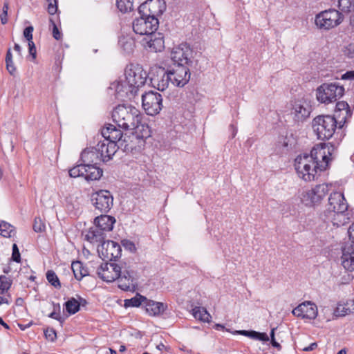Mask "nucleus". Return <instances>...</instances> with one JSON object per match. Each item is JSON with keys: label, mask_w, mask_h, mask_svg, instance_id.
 Returning a JSON list of instances; mask_svg holds the SVG:
<instances>
[{"label": "nucleus", "mask_w": 354, "mask_h": 354, "mask_svg": "<svg viewBox=\"0 0 354 354\" xmlns=\"http://www.w3.org/2000/svg\"><path fill=\"white\" fill-rule=\"evenodd\" d=\"M333 150V146L321 143L312 149L310 154L297 156L294 166L298 177L306 182L315 180L318 170L327 169Z\"/></svg>", "instance_id": "nucleus-1"}, {"label": "nucleus", "mask_w": 354, "mask_h": 354, "mask_svg": "<svg viewBox=\"0 0 354 354\" xmlns=\"http://www.w3.org/2000/svg\"><path fill=\"white\" fill-rule=\"evenodd\" d=\"M114 123L124 130L133 131L137 137L144 138L149 136V127L142 123L140 111L130 104H119L112 111Z\"/></svg>", "instance_id": "nucleus-2"}, {"label": "nucleus", "mask_w": 354, "mask_h": 354, "mask_svg": "<svg viewBox=\"0 0 354 354\" xmlns=\"http://www.w3.org/2000/svg\"><path fill=\"white\" fill-rule=\"evenodd\" d=\"M97 273L100 279L106 282L118 281V287L123 290H131L134 287L136 273L126 266L115 263H104L97 268Z\"/></svg>", "instance_id": "nucleus-3"}, {"label": "nucleus", "mask_w": 354, "mask_h": 354, "mask_svg": "<svg viewBox=\"0 0 354 354\" xmlns=\"http://www.w3.org/2000/svg\"><path fill=\"white\" fill-rule=\"evenodd\" d=\"M348 205L341 192H335L330 194L326 209L327 219L337 227L348 222L349 217L346 211Z\"/></svg>", "instance_id": "nucleus-4"}, {"label": "nucleus", "mask_w": 354, "mask_h": 354, "mask_svg": "<svg viewBox=\"0 0 354 354\" xmlns=\"http://www.w3.org/2000/svg\"><path fill=\"white\" fill-rule=\"evenodd\" d=\"M337 120L335 117L322 115L315 117L312 122L314 133L319 140H328L334 134L337 128Z\"/></svg>", "instance_id": "nucleus-5"}, {"label": "nucleus", "mask_w": 354, "mask_h": 354, "mask_svg": "<svg viewBox=\"0 0 354 354\" xmlns=\"http://www.w3.org/2000/svg\"><path fill=\"white\" fill-rule=\"evenodd\" d=\"M344 92V88L336 83L323 84L316 91V97L321 103L329 104L340 98Z\"/></svg>", "instance_id": "nucleus-6"}, {"label": "nucleus", "mask_w": 354, "mask_h": 354, "mask_svg": "<svg viewBox=\"0 0 354 354\" xmlns=\"http://www.w3.org/2000/svg\"><path fill=\"white\" fill-rule=\"evenodd\" d=\"M328 192L326 184L317 185L310 189L303 191L300 195L301 202L308 207L318 205Z\"/></svg>", "instance_id": "nucleus-7"}, {"label": "nucleus", "mask_w": 354, "mask_h": 354, "mask_svg": "<svg viewBox=\"0 0 354 354\" xmlns=\"http://www.w3.org/2000/svg\"><path fill=\"white\" fill-rule=\"evenodd\" d=\"M342 19V14L339 11L328 10L316 15L315 24L319 29L328 30L339 25Z\"/></svg>", "instance_id": "nucleus-8"}, {"label": "nucleus", "mask_w": 354, "mask_h": 354, "mask_svg": "<svg viewBox=\"0 0 354 354\" xmlns=\"http://www.w3.org/2000/svg\"><path fill=\"white\" fill-rule=\"evenodd\" d=\"M139 15L140 17L136 18L132 24L135 33L147 37L156 32L159 24L158 19L142 14Z\"/></svg>", "instance_id": "nucleus-9"}, {"label": "nucleus", "mask_w": 354, "mask_h": 354, "mask_svg": "<svg viewBox=\"0 0 354 354\" xmlns=\"http://www.w3.org/2000/svg\"><path fill=\"white\" fill-rule=\"evenodd\" d=\"M124 75L131 86H133L138 91L139 88L145 85L147 81V72L138 64L128 65L124 71Z\"/></svg>", "instance_id": "nucleus-10"}, {"label": "nucleus", "mask_w": 354, "mask_h": 354, "mask_svg": "<svg viewBox=\"0 0 354 354\" xmlns=\"http://www.w3.org/2000/svg\"><path fill=\"white\" fill-rule=\"evenodd\" d=\"M192 50L190 46L183 43L174 46L171 51V59L175 63L174 66H189L192 64Z\"/></svg>", "instance_id": "nucleus-11"}, {"label": "nucleus", "mask_w": 354, "mask_h": 354, "mask_svg": "<svg viewBox=\"0 0 354 354\" xmlns=\"http://www.w3.org/2000/svg\"><path fill=\"white\" fill-rule=\"evenodd\" d=\"M142 107L146 113L155 115L162 109V98L160 94L149 91L142 95Z\"/></svg>", "instance_id": "nucleus-12"}, {"label": "nucleus", "mask_w": 354, "mask_h": 354, "mask_svg": "<svg viewBox=\"0 0 354 354\" xmlns=\"http://www.w3.org/2000/svg\"><path fill=\"white\" fill-rule=\"evenodd\" d=\"M124 75L120 77L118 80L113 82L109 86L111 90L115 91V97L121 100L127 98H131L136 95L138 90L131 86L127 81Z\"/></svg>", "instance_id": "nucleus-13"}, {"label": "nucleus", "mask_w": 354, "mask_h": 354, "mask_svg": "<svg viewBox=\"0 0 354 354\" xmlns=\"http://www.w3.org/2000/svg\"><path fill=\"white\" fill-rule=\"evenodd\" d=\"M166 10L165 0H147L138 8V14L158 19Z\"/></svg>", "instance_id": "nucleus-14"}, {"label": "nucleus", "mask_w": 354, "mask_h": 354, "mask_svg": "<svg viewBox=\"0 0 354 354\" xmlns=\"http://www.w3.org/2000/svg\"><path fill=\"white\" fill-rule=\"evenodd\" d=\"M290 109V115L296 122H303L309 118L312 111L310 102L301 98L294 101Z\"/></svg>", "instance_id": "nucleus-15"}, {"label": "nucleus", "mask_w": 354, "mask_h": 354, "mask_svg": "<svg viewBox=\"0 0 354 354\" xmlns=\"http://www.w3.org/2000/svg\"><path fill=\"white\" fill-rule=\"evenodd\" d=\"M149 80L151 86L161 91L166 90L171 84L167 71L162 67L152 68L149 73Z\"/></svg>", "instance_id": "nucleus-16"}, {"label": "nucleus", "mask_w": 354, "mask_h": 354, "mask_svg": "<svg viewBox=\"0 0 354 354\" xmlns=\"http://www.w3.org/2000/svg\"><path fill=\"white\" fill-rule=\"evenodd\" d=\"M171 84L174 86L183 87L190 79V73L188 66H174L167 71Z\"/></svg>", "instance_id": "nucleus-17"}, {"label": "nucleus", "mask_w": 354, "mask_h": 354, "mask_svg": "<svg viewBox=\"0 0 354 354\" xmlns=\"http://www.w3.org/2000/svg\"><path fill=\"white\" fill-rule=\"evenodd\" d=\"M91 201L96 209L108 212L113 206V198L109 191L102 189L93 194Z\"/></svg>", "instance_id": "nucleus-18"}, {"label": "nucleus", "mask_w": 354, "mask_h": 354, "mask_svg": "<svg viewBox=\"0 0 354 354\" xmlns=\"http://www.w3.org/2000/svg\"><path fill=\"white\" fill-rule=\"evenodd\" d=\"M97 252L104 260L113 261L121 255L120 245L113 241H105L97 246Z\"/></svg>", "instance_id": "nucleus-19"}, {"label": "nucleus", "mask_w": 354, "mask_h": 354, "mask_svg": "<svg viewBox=\"0 0 354 354\" xmlns=\"http://www.w3.org/2000/svg\"><path fill=\"white\" fill-rule=\"evenodd\" d=\"M292 313L302 319H315L318 313L317 306L311 301H304L295 308Z\"/></svg>", "instance_id": "nucleus-20"}, {"label": "nucleus", "mask_w": 354, "mask_h": 354, "mask_svg": "<svg viewBox=\"0 0 354 354\" xmlns=\"http://www.w3.org/2000/svg\"><path fill=\"white\" fill-rule=\"evenodd\" d=\"M144 48L151 52H161L165 48V41L161 33H151L142 41Z\"/></svg>", "instance_id": "nucleus-21"}, {"label": "nucleus", "mask_w": 354, "mask_h": 354, "mask_svg": "<svg viewBox=\"0 0 354 354\" xmlns=\"http://www.w3.org/2000/svg\"><path fill=\"white\" fill-rule=\"evenodd\" d=\"M118 147V145L104 139L100 141L95 147L103 162L109 161L115 153Z\"/></svg>", "instance_id": "nucleus-22"}, {"label": "nucleus", "mask_w": 354, "mask_h": 354, "mask_svg": "<svg viewBox=\"0 0 354 354\" xmlns=\"http://www.w3.org/2000/svg\"><path fill=\"white\" fill-rule=\"evenodd\" d=\"M342 265L348 271L354 270V244L346 242L342 248Z\"/></svg>", "instance_id": "nucleus-23"}, {"label": "nucleus", "mask_w": 354, "mask_h": 354, "mask_svg": "<svg viewBox=\"0 0 354 354\" xmlns=\"http://www.w3.org/2000/svg\"><path fill=\"white\" fill-rule=\"evenodd\" d=\"M102 136L104 140H109L113 144L122 142V133L115 126L109 124L102 129Z\"/></svg>", "instance_id": "nucleus-24"}, {"label": "nucleus", "mask_w": 354, "mask_h": 354, "mask_svg": "<svg viewBox=\"0 0 354 354\" xmlns=\"http://www.w3.org/2000/svg\"><path fill=\"white\" fill-rule=\"evenodd\" d=\"M147 313L151 316H158L167 308V305L162 302L155 301L147 299L145 303Z\"/></svg>", "instance_id": "nucleus-25"}, {"label": "nucleus", "mask_w": 354, "mask_h": 354, "mask_svg": "<svg viewBox=\"0 0 354 354\" xmlns=\"http://www.w3.org/2000/svg\"><path fill=\"white\" fill-rule=\"evenodd\" d=\"M81 158L85 165H96L102 161L95 147L84 149L81 153Z\"/></svg>", "instance_id": "nucleus-26"}, {"label": "nucleus", "mask_w": 354, "mask_h": 354, "mask_svg": "<svg viewBox=\"0 0 354 354\" xmlns=\"http://www.w3.org/2000/svg\"><path fill=\"white\" fill-rule=\"evenodd\" d=\"M115 222L114 217L108 215H101L95 218V227L103 232H110L113 230V224Z\"/></svg>", "instance_id": "nucleus-27"}, {"label": "nucleus", "mask_w": 354, "mask_h": 354, "mask_svg": "<svg viewBox=\"0 0 354 354\" xmlns=\"http://www.w3.org/2000/svg\"><path fill=\"white\" fill-rule=\"evenodd\" d=\"M351 313H354V300L348 299L338 303L336 308L334 310L333 315L335 317H343Z\"/></svg>", "instance_id": "nucleus-28"}, {"label": "nucleus", "mask_w": 354, "mask_h": 354, "mask_svg": "<svg viewBox=\"0 0 354 354\" xmlns=\"http://www.w3.org/2000/svg\"><path fill=\"white\" fill-rule=\"evenodd\" d=\"M105 233L100 229L93 227H91L85 235L86 239L91 243L102 244L105 239Z\"/></svg>", "instance_id": "nucleus-29"}, {"label": "nucleus", "mask_w": 354, "mask_h": 354, "mask_svg": "<svg viewBox=\"0 0 354 354\" xmlns=\"http://www.w3.org/2000/svg\"><path fill=\"white\" fill-rule=\"evenodd\" d=\"M85 169L84 178L88 181L99 180L103 173L102 169L95 165H85Z\"/></svg>", "instance_id": "nucleus-30"}, {"label": "nucleus", "mask_w": 354, "mask_h": 354, "mask_svg": "<svg viewBox=\"0 0 354 354\" xmlns=\"http://www.w3.org/2000/svg\"><path fill=\"white\" fill-rule=\"evenodd\" d=\"M236 333H237L240 335L246 336L248 337H250L252 339L260 340V341H263V342H268L269 340V337H268V335L265 333H260V332H257V331H254V330H238V331H236Z\"/></svg>", "instance_id": "nucleus-31"}, {"label": "nucleus", "mask_w": 354, "mask_h": 354, "mask_svg": "<svg viewBox=\"0 0 354 354\" xmlns=\"http://www.w3.org/2000/svg\"><path fill=\"white\" fill-rule=\"evenodd\" d=\"M192 315L194 318L203 322H209L211 319L210 314L203 307L197 306L192 309Z\"/></svg>", "instance_id": "nucleus-32"}, {"label": "nucleus", "mask_w": 354, "mask_h": 354, "mask_svg": "<svg viewBox=\"0 0 354 354\" xmlns=\"http://www.w3.org/2000/svg\"><path fill=\"white\" fill-rule=\"evenodd\" d=\"M71 269L76 279L81 280L84 276L88 274V271L85 269L80 261L72 263Z\"/></svg>", "instance_id": "nucleus-33"}, {"label": "nucleus", "mask_w": 354, "mask_h": 354, "mask_svg": "<svg viewBox=\"0 0 354 354\" xmlns=\"http://www.w3.org/2000/svg\"><path fill=\"white\" fill-rule=\"evenodd\" d=\"M145 301H147V298L145 297L137 294L135 297H132L131 299L124 300V306L138 307L142 304L145 305Z\"/></svg>", "instance_id": "nucleus-34"}, {"label": "nucleus", "mask_w": 354, "mask_h": 354, "mask_svg": "<svg viewBox=\"0 0 354 354\" xmlns=\"http://www.w3.org/2000/svg\"><path fill=\"white\" fill-rule=\"evenodd\" d=\"M12 283V280L5 275L0 276V294L6 295L9 294L8 290Z\"/></svg>", "instance_id": "nucleus-35"}, {"label": "nucleus", "mask_w": 354, "mask_h": 354, "mask_svg": "<svg viewBox=\"0 0 354 354\" xmlns=\"http://www.w3.org/2000/svg\"><path fill=\"white\" fill-rule=\"evenodd\" d=\"M338 6L342 12H354V0H339Z\"/></svg>", "instance_id": "nucleus-36"}, {"label": "nucleus", "mask_w": 354, "mask_h": 354, "mask_svg": "<svg viewBox=\"0 0 354 354\" xmlns=\"http://www.w3.org/2000/svg\"><path fill=\"white\" fill-rule=\"evenodd\" d=\"M80 303L75 298H71L65 303L66 311L71 314H75L80 310Z\"/></svg>", "instance_id": "nucleus-37"}, {"label": "nucleus", "mask_w": 354, "mask_h": 354, "mask_svg": "<svg viewBox=\"0 0 354 354\" xmlns=\"http://www.w3.org/2000/svg\"><path fill=\"white\" fill-rule=\"evenodd\" d=\"M0 234L4 237H11L15 234L14 227L5 221L0 223Z\"/></svg>", "instance_id": "nucleus-38"}, {"label": "nucleus", "mask_w": 354, "mask_h": 354, "mask_svg": "<svg viewBox=\"0 0 354 354\" xmlns=\"http://www.w3.org/2000/svg\"><path fill=\"white\" fill-rule=\"evenodd\" d=\"M119 43L125 53H130L133 50L134 42L131 38L123 37L120 39Z\"/></svg>", "instance_id": "nucleus-39"}, {"label": "nucleus", "mask_w": 354, "mask_h": 354, "mask_svg": "<svg viewBox=\"0 0 354 354\" xmlns=\"http://www.w3.org/2000/svg\"><path fill=\"white\" fill-rule=\"evenodd\" d=\"M86 172L85 169V164L78 165L69 170V175L72 178H77L80 176H84Z\"/></svg>", "instance_id": "nucleus-40"}, {"label": "nucleus", "mask_w": 354, "mask_h": 354, "mask_svg": "<svg viewBox=\"0 0 354 354\" xmlns=\"http://www.w3.org/2000/svg\"><path fill=\"white\" fill-rule=\"evenodd\" d=\"M116 4L118 8L124 13L131 11L133 8V0H117Z\"/></svg>", "instance_id": "nucleus-41"}, {"label": "nucleus", "mask_w": 354, "mask_h": 354, "mask_svg": "<svg viewBox=\"0 0 354 354\" xmlns=\"http://www.w3.org/2000/svg\"><path fill=\"white\" fill-rule=\"evenodd\" d=\"M46 278L48 282L54 287L60 286L59 279L54 271L48 270L46 273Z\"/></svg>", "instance_id": "nucleus-42"}, {"label": "nucleus", "mask_w": 354, "mask_h": 354, "mask_svg": "<svg viewBox=\"0 0 354 354\" xmlns=\"http://www.w3.org/2000/svg\"><path fill=\"white\" fill-rule=\"evenodd\" d=\"M54 310L53 311L48 315L49 317L52 319H55L56 320H58L60 322H62L64 321L63 317L60 315L59 310H60V306L59 304H53Z\"/></svg>", "instance_id": "nucleus-43"}, {"label": "nucleus", "mask_w": 354, "mask_h": 354, "mask_svg": "<svg viewBox=\"0 0 354 354\" xmlns=\"http://www.w3.org/2000/svg\"><path fill=\"white\" fill-rule=\"evenodd\" d=\"M33 230L36 232H41L45 230V225L40 218H35L33 224Z\"/></svg>", "instance_id": "nucleus-44"}, {"label": "nucleus", "mask_w": 354, "mask_h": 354, "mask_svg": "<svg viewBox=\"0 0 354 354\" xmlns=\"http://www.w3.org/2000/svg\"><path fill=\"white\" fill-rule=\"evenodd\" d=\"M121 243L124 249L129 250L130 252H135L136 250L135 244L129 240L124 239L121 241Z\"/></svg>", "instance_id": "nucleus-45"}, {"label": "nucleus", "mask_w": 354, "mask_h": 354, "mask_svg": "<svg viewBox=\"0 0 354 354\" xmlns=\"http://www.w3.org/2000/svg\"><path fill=\"white\" fill-rule=\"evenodd\" d=\"M48 2V12L50 15H54L57 10V1L56 0H47Z\"/></svg>", "instance_id": "nucleus-46"}, {"label": "nucleus", "mask_w": 354, "mask_h": 354, "mask_svg": "<svg viewBox=\"0 0 354 354\" xmlns=\"http://www.w3.org/2000/svg\"><path fill=\"white\" fill-rule=\"evenodd\" d=\"M336 108L338 111H345L346 115H351L350 110L348 109L349 106L346 102H339L336 104Z\"/></svg>", "instance_id": "nucleus-47"}, {"label": "nucleus", "mask_w": 354, "mask_h": 354, "mask_svg": "<svg viewBox=\"0 0 354 354\" xmlns=\"http://www.w3.org/2000/svg\"><path fill=\"white\" fill-rule=\"evenodd\" d=\"M12 259L16 262H19L21 259L20 253L16 244H13L12 245Z\"/></svg>", "instance_id": "nucleus-48"}, {"label": "nucleus", "mask_w": 354, "mask_h": 354, "mask_svg": "<svg viewBox=\"0 0 354 354\" xmlns=\"http://www.w3.org/2000/svg\"><path fill=\"white\" fill-rule=\"evenodd\" d=\"M32 26L26 27L24 30V36L28 40V42L30 41H32Z\"/></svg>", "instance_id": "nucleus-49"}, {"label": "nucleus", "mask_w": 354, "mask_h": 354, "mask_svg": "<svg viewBox=\"0 0 354 354\" xmlns=\"http://www.w3.org/2000/svg\"><path fill=\"white\" fill-rule=\"evenodd\" d=\"M11 304V296L10 294L1 295L0 294V306L6 304L7 306Z\"/></svg>", "instance_id": "nucleus-50"}, {"label": "nucleus", "mask_w": 354, "mask_h": 354, "mask_svg": "<svg viewBox=\"0 0 354 354\" xmlns=\"http://www.w3.org/2000/svg\"><path fill=\"white\" fill-rule=\"evenodd\" d=\"M44 334L46 337L50 341H53L56 337V333L53 329L46 330Z\"/></svg>", "instance_id": "nucleus-51"}, {"label": "nucleus", "mask_w": 354, "mask_h": 354, "mask_svg": "<svg viewBox=\"0 0 354 354\" xmlns=\"http://www.w3.org/2000/svg\"><path fill=\"white\" fill-rule=\"evenodd\" d=\"M275 330H276V328H273L270 332L271 344L274 347H275L277 348H281L280 344L275 341V337H274Z\"/></svg>", "instance_id": "nucleus-52"}, {"label": "nucleus", "mask_w": 354, "mask_h": 354, "mask_svg": "<svg viewBox=\"0 0 354 354\" xmlns=\"http://www.w3.org/2000/svg\"><path fill=\"white\" fill-rule=\"evenodd\" d=\"M345 53L349 57H354V44H348L346 48Z\"/></svg>", "instance_id": "nucleus-53"}, {"label": "nucleus", "mask_w": 354, "mask_h": 354, "mask_svg": "<svg viewBox=\"0 0 354 354\" xmlns=\"http://www.w3.org/2000/svg\"><path fill=\"white\" fill-rule=\"evenodd\" d=\"M6 68L9 73L12 75H15L16 72V68L14 66L13 61H11L10 62H6Z\"/></svg>", "instance_id": "nucleus-54"}, {"label": "nucleus", "mask_w": 354, "mask_h": 354, "mask_svg": "<svg viewBox=\"0 0 354 354\" xmlns=\"http://www.w3.org/2000/svg\"><path fill=\"white\" fill-rule=\"evenodd\" d=\"M28 47L30 55L32 56L33 59H35L36 57V48L32 41H30L28 42Z\"/></svg>", "instance_id": "nucleus-55"}, {"label": "nucleus", "mask_w": 354, "mask_h": 354, "mask_svg": "<svg viewBox=\"0 0 354 354\" xmlns=\"http://www.w3.org/2000/svg\"><path fill=\"white\" fill-rule=\"evenodd\" d=\"M53 25V37L57 39V40H59L61 37V33L59 32L57 27L56 26V25L55 24V23L51 21Z\"/></svg>", "instance_id": "nucleus-56"}, {"label": "nucleus", "mask_w": 354, "mask_h": 354, "mask_svg": "<svg viewBox=\"0 0 354 354\" xmlns=\"http://www.w3.org/2000/svg\"><path fill=\"white\" fill-rule=\"evenodd\" d=\"M348 233L351 241L350 243L354 244V223L349 227Z\"/></svg>", "instance_id": "nucleus-57"}, {"label": "nucleus", "mask_w": 354, "mask_h": 354, "mask_svg": "<svg viewBox=\"0 0 354 354\" xmlns=\"http://www.w3.org/2000/svg\"><path fill=\"white\" fill-rule=\"evenodd\" d=\"M343 80H354V71H348L342 76Z\"/></svg>", "instance_id": "nucleus-58"}, {"label": "nucleus", "mask_w": 354, "mask_h": 354, "mask_svg": "<svg viewBox=\"0 0 354 354\" xmlns=\"http://www.w3.org/2000/svg\"><path fill=\"white\" fill-rule=\"evenodd\" d=\"M317 343L313 342V343L310 344L308 346L303 348L302 350L304 351H310L314 350L315 348H317Z\"/></svg>", "instance_id": "nucleus-59"}, {"label": "nucleus", "mask_w": 354, "mask_h": 354, "mask_svg": "<svg viewBox=\"0 0 354 354\" xmlns=\"http://www.w3.org/2000/svg\"><path fill=\"white\" fill-rule=\"evenodd\" d=\"M11 61H12V55L10 49H8L6 57V62H10Z\"/></svg>", "instance_id": "nucleus-60"}, {"label": "nucleus", "mask_w": 354, "mask_h": 354, "mask_svg": "<svg viewBox=\"0 0 354 354\" xmlns=\"http://www.w3.org/2000/svg\"><path fill=\"white\" fill-rule=\"evenodd\" d=\"M7 15H5L2 12L1 15V21L3 24H6L8 21Z\"/></svg>", "instance_id": "nucleus-61"}, {"label": "nucleus", "mask_w": 354, "mask_h": 354, "mask_svg": "<svg viewBox=\"0 0 354 354\" xmlns=\"http://www.w3.org/2000/svg\"><path fill=\"white\" fill-rule=\"evenodd\" d=\"M9 9V7H8V2H5L4 3V5H3V10L2 12H3V14L5 15H8V10Z\"/></svg>", "instance_id": "nucleus-62"}, {"label": "nucleus", "mask_w": 354, "mask_h": 354, "mask_svg": "<svg viewBox=\"0 0 354 354\" xmlns=\"http://www.w3.org/2000/svg\"><path fill=\"white\" fill-rule=\"evenodd\" d=\"M0 324H1L4 328H6V329H9V328H10L9 326H8L6 323H5V322H3V320L2 319V318H1V317H0Z\"/></svg>", "instance_id": "nucleus-63"}, {"label": "nucleus", "mask_w": 354, "mask_h": 354, "mask_svg": "<svg viewBox=\"0 0 354 354\" xmlns=\"http://www.w3.org/2000/svg\"><path fill=\"white\" fill-rule=\"evenodd\" d=\"M14 49H15V50L17 51L19 53H21V46L19 44H15V46H14Z\"/></svg>", "instance_id": "nucleus-64"}]
</instances>
